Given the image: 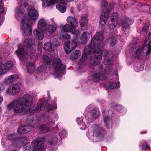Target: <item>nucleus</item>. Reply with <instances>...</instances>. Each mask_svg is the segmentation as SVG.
<instances>
[{
	"mask_svg": "<svg viewBox=\"0 0 151 151\" xmlns=\"http://www.w3.org/2000/svg\"><path fill=\"white\" fill-rule=\"evenodd\" d=\"M32 96L30 95L25 94L22 98L19 100L15 99L7 106L8 110H13L14 112L18 114H22L26 110L25 106H30L33 102Z\"/></svg>",
	"mask_w": 151,
	"mask_h": 151,
	"instance_id": "f257e3e1",
	"label": "nucleus"
},
{
	"mask_svg": "<svg viewBox=\"0 0 151 151\" xmlns=\"http://www.w3.org/2000/svg\"><path fill=\"white\" fill-rule=\"evenodd\" d=\"M101 42H99V47L93 52L91 57V64L93 65L99 64L103 56L104 57V62L107 64L106 66V70H105L110 72L113 68V61L108 58L107 50H104L102 51L100 48Z\"/></svg>",
	"mask_w": 151,
	"mask_h": 151,
	"instance_id": "f03ea898",
	"label": "nucleus"
},
{
	"mask_svg": "<svg viewBox=\"0 0 151 151\" xmlns=\"http://www.w3.org/2000/svg\"><path fill=\"white\" fill-rule=\"evenodd\" d=\"M44 63L48 65H52L54 66L55 72L57 74L59 73L61 71L65 70L66 66L62 63L60 58H57L55 60V63L53 60H50L49 57L47 55H45L43 58Z\"/></svg>",
	"mask_w": 151,
	"mask_h": 151,
	"instance_id": "7ed1b4c3",
	"label": "nucleus"
},
{
	"mask_svg": "<svg viewBox=\"0 0 151 151\" xmlns=\"http://www.w3.org/2000/svg\"><path fill=\"white\" fill-rule=\"evenodd\" d=\"M67 21L68 24H66L61 28V30L64 32H71L72 34L76 35L78 32L76 30V28L78 26L76 19L71 16L68 17Z\"/></svg>",
	"mask_w": 151,
	"mask_h": 151,
	"instance_id": "20e7f679",
	"label": "nucleus"
},
{
	"mask_svg": "<svg viewBox=\"0 0 151 151\" xmlns=\"http://www.w3.org/2000/svg\"><path fill=\"white\" fill-rule=\"evenodd\" d=\"M103 39V35L102 34L99 32L96 33L92 38L90 45L86 46L83 52L88 55L91 53L92 50H93L94 52L99 47V42L101 41Z\"/></svg>",
	"mask_w": 151,
	"mask_h": 151,
	"instance_id": "39448f33",
	"label": "nucleus"
},
{
	"mask_svg": "<svg viewBox=\"0 0 151 151\" xmlns=\"http://www.w3.org/2000/svg\"><path fill=\"white\" fill-rule=\"evenodd\" d=\"M56 109L57 105L54 101L52 102L51 105H50L49 104L47 101L44 100L41 101L40 106L37 105L35 109H31L29 108V112L31 114V116H32V114L39 111V109L41 111H49Z\"/></svg>",
	"mask_w": 151,
	"mask_h": 151,
	"instance_id": "423d86ee",
	"label": "nucleus"
},
{
	"mask_svg": "<svg viewBox=\"0 0 151 151\" xmlns=\"http://www.w3.org/2000/svg\"><path fill=\"white\" fill-rule=\"evenodd\" d=\"M119 16L117 12H114V27L119 24L121 25L122 31L125 32V30L129 29L130 25L133 23V22L131 19L126 17H124L121 19L119 23Z\"/></svg>",
	"mask_w": 151,
	"mask_h": 151,
	"instance_id": "0eeeda50",
	"label": "nucleus"
},
{
	"mask_svg": "<svg viewBox=\"0 0 151 151\" xmlns=\"http://www.w3.org/2000/svg\"><path fill=\"white\" fill-rule=\"evenodd\" d=\"M111 13L110 10H106L103 15L101 16L99 22V25L103 26L105 24L107 20H110L112 23L108 24V26L110 29L113 27V13L111 14V16H109V14Z\"/></svg>",
	"mask_w": 151,
	"mask_h": 151,
	"instance_id": "6e6552de",
	"label": "nucleus"
},
{
	"mask_svg": "<svg viewBox=\"0 0 151 151\" xmlns=\"http://www.w3.org/2000/svg\"><path fill=\"white\" fill-rule=\"evenodd\" d=\"M62 32H65V35H62V37L64 39H66L68 41V42L65 43L64 47V49L65 52L68 54H69L71 52L72 50L75 49L77 46V44L73 40L71 42H69L70 39V36L69 34H66L67 32H65L62 31L61 30Z\"/></svg>",
	"mask_w": 151,
	"mask_h": 151,
	"instance_id": "1a4fd4ad",
	"label": "nucleus"
},
{
	"mask_svg": "<svg viewBox=\"0 0 151 151\" xmlns=\"http://www.w3.org/2000/svg\"><path fill=\"white\" fill-rule=\"evenodd\" d=\"M15 136V133L9 134L7 136V138L11 141L13 145H15L17 147L23 145L25 142V139L22 137H17Z\"/></svg>",
	"mask_w": 151,
	"mask_h": 151,
	"instance_id": "9d476101",
	"label": "nucleus"
},
{
	"mask_svg": "<svg viewBox=\"0 0 151 151\" xmlns=\"http://www.w3.org/2000/svg\"><path fill=\"white\" fill-rule=\"evenodd\" d=\"M44 140L43 138H39L32 142L31 145L33 148V151H43Z\"/></svg>",
	"mask_w": 151,
	"mask_h": 151,
	"instance_id": "9b49d317",
	"label": "nucleus"
},
{
	"mask_svg": "<svg viewBox=\"0 0 151 151\" xmlns=\"http://www.w3.org/2000/svg\"><path fill=\"white\" fill-rule=\"evenodd\" d=\"M93 128V135L96 137H103L106 133V130L98 124L94 125Z\"/></svg>",
	"mask_w": 151,
	"mask_h": 151,
	"instance_id": "f8f14e48",
	"label": "nucleus"
},
{
	"mask_svg": "<svg viewBox=\"0 0 151 151\" xmlns=\"http://www.w3.org/2000/svg\"><path fill=\"white\" fill-rule=\"evenodd\" d=\"M22 26L21 28L22 29L23 33L25 35L30 34L32 32V29L31 26L29 24L26 25L23 23V20L22 21Z\"/></svg>",
	"mask_w": 151,
	"mask_h": 151,
	"instance_id": "ddd939ff",
	"label": "nucleus"
},
{
	"mask_svg": "<svg viewBox=\"0 0 151 151\" xmlns=\"http://www.w3.org/2000/svg\"><path fill=\"white\" fill-rule=\"evenodd\" d=\"M106 78V75L103 73H97L92 76V80L94 82H98L100 80H105Z\"/></svg>",
	"mask_w": 151,
	"mask_h": 151,
	"instance_id": "4468645a",
	"label": "nucleus"
},
{
	"mask_svg": "<svg viewBox=\"0 0 151 151\" xmlns=\"http://www.w3.org/2000/svg\"><path fill=\"white\" fill-rule=\"evenodd\" d=\"M24 47L19 44L18 45V49L15 51L16 55L21 60L24 56Z\"/></svg>",
	"mask_w": 151,
	"mask_h": 151,
	"instance_id": "2eb2a0df",
	"label": "nucleus"
},
{
	"mask_svg": "<svg viewBox=\"0 0 151 151\" xmlns=\"http://www.w3.org/2000/svg\"><path fill=\"white\" fill-rule=\"evenodd\" d=\"M12 67V64L10 61H8L5 65L2 63L0 64V69L3 72H6V70L11 69Z\"/></svg>",
	"mask_w": 151,
	"mask_h": 151,
	"instance_id": "dca6fc26",
	"label": "nucleus"
},
{
	"mask_svg": "<svg viewBox=\"0 0 151 151\" xmlns=\"http://www.w3.org/2000/svg\"><path fill=\"white\" fill-rule=\"evenodd\" d=\"M20 90L19 86L15 85L9 86L7 90V92L8 93L14 94L18 93Z\"/></svg>",
	"mask_w": 151,
	"mask_h": 151,
	"instance_id": "f3484780",
	"label": "nucleus"
},
{
	"mask_svg": "<svg viewBox=\"0 0 151 151\" xmlns=\"http://www.w3.org/2000/svg\"><path fill=\"white\" fill-rule=\"evenodd\" d=\"M33 34L35 37L38 40H42L44 37L43 32L42 31L37 29L34 30Z\"/></svg>",
	"mask_w": 151,
	"mask_h": 151,
	"instance_id": "a211bd4d",
	"label": "nucleus"
},
{
	"mask_svg": "<svg viewBox=\"0 0 151 151\" xmlns=\"http://www.w3.org/2000/svg\"><path fill=\"white\" fill-rule=\"evenodd\" d=\"M28 15L32 19L35 20L38 17V13L35 9H30L28 12Z\"/></svg>",
	"mask_w": 151,
	"mask_h": 151,
	"instance_id": "6ab92c4d",
	"label": "nucleus"
},
{
	"mask_svg": "<svg viewBox=\"0 0 151 151\" xmlns=\"http://www.w3.org/2000/svg\"><path fill=\"white\" fill-rule=\"evenodd\" d=\"M52 46V44L50 42H45L44 44V49L50 52H52L55 50Z\"/></svg>",
	"mask_w": 151,
	"mask_h": 151,
	"instance_id": "aec40b11",
	"label": "nucleus"
},
{
	"mask_svg": "<svg viewBox=\"0 0 151 151\" xmlns=\"http://www.w3.org/2000/svg\"><path fill=\"white\" fill-rule=\"evenodd\" d=\"M47 23L46 21L43 19L40 20L38 23V27L42 30L45 31L46 30Z\"/></svg>",
	"mask_w": 151,
	"mask_h": 151,
	"instance_id": "412c9836",
	"label": "nucleus"
},
{
	"mask_svg": "<svg viewBox=\"0 0 151 151\" xmlns=\"http://www.w3.org/2000/svg\"><path fill=\"white\" fill-rule=\"evenodd\" d=\"M90 114L94 119L97 118L100 114L99 109L97 108H95L91 110L90 111Z\"/></svg>",
	"mask_w": 151,
	"mask_h": 151,
	"instance_id": "4be33fe9",
	"label": "nucleus"
},
{
	"mask_svg": "<svg viewBox=\"0 0 151 151\" xmlns=\"http://www.w3.org/2000/svg\"><path fill=\"white\" fill-rule=\"evenodd\" d=\"M57 25L56 24H51L46 27V30L49 33L53 34L56 31Z\"/></svg>",
	"mask_w": 151,
	"mask_h": 151,
	"instance_id": "5701e85b",
	"label": "nucleus"
},
{
	"mask_svg": "<svg viewBox=\"0 0 151 151\" xmlns=\"http://www.w3.org/2000/svg\"><path fill=\"white\" fill-rule=\"evenodd\" d=\"M19 76L17 75H11L5 80V81L7 83H11L17 80Z\"/></svg>",
	"mask_w": 151,
	"mask_h": 151,
	"instance_id": "b1692460",
	"label": "nucleus"
},
{
	"mask_svg": "<svg viewBox=\"0 0 151 151\" xmlns=\"http://www.w3.org/2000/svg\"><path fill=\"white\" fill-rule=\"evenodd\" d=\"M35 65L29 62L27 63L26 68L27 72L30 74H32L35 70Z\"/></svg>",
	"mask_w": 151,
	"mask_h": 151,
	"instance_id": "393cba45",
	"label": "nucleus"
},
{
	"mask_svg": "<svg viewBox=\"0 0 151 151\" xmlns=\"http://www.w3.org/2000/svg\"><path fill=\"white\" fill-rule=\"evenodd\" d=\"M32 40L31 39H26L24 42V45L28 49H31L32 46Z\"/></svg>",
	"mask_w": 151,
	"mask_h": 151,
	"instance_id": "a878e982",
	"label": "nucleus"
},
{
	"mask_svg": "<svg viewBox=\"0 0 151 151\" xmlns=\"http://www.w3.org/2000/svg\"><path fill=\"white\" fill-rule=\"evenodd\" d=\"M103 117L104 122L106 127H108L110 122L109 116L104 114H103Z\"/></svg>",
	"mask_w": 151,
	"mask_h": 151,
	"instance_id": "bb28decb",
	"label": "nucleus"
},
{
	"mask_svg": "<svg viewBox=\"0 0 151 151\" xmlns=\"http://www.w3.org/2000/svg\"><path fill=\"white\" fill-rule=\"evenodd\" d=\"M80 22L81 23L80 25L81 27L85 26L87 24V17L85 16H82Z\"/></svg>",
	"mask_w": 151,
	"mask_h": 151,
	"instance_id": "cd10ccee",
	"label": "nucleus"
},
{
	"mask_svg": "<svg viewBox=\"0 0 151 151\" xmlns=\"http://www.w3.org/2000/svg\"><path fill=\"white\" fill-rule=\"evenodd\" d=\"M81 54V52L79 50H76L75 52H72L71 55V58L73 60L77 59Z\"/></svg>",
	"mask_w": 151,
	"mask_h": 151,
	"instance_id": "c85d7f7f",
	"label": "nucleus"
},
{
	"mask_svg": "<svg viewBox=\"0 0 151 151\" xmlns=\"http://www.w3.org/2000/svg\"><path fill=\"white\" fill-rule=\"evenodd\" d=\"M58 0H50L49 1L46 0V4H44L43 3H42V6L45 7L50 6L57 3Z\"/></svg>",
	"mask_w": 151,
	"mask_h": 151,
	"instance_id": "c756f323",
	"label": "nucleus"
},
{
	"mask_svg": "<svg viewBox=\"0 0 151 151\" xmlns=\"http://www.w3.org/2000/svg\"><path fill=\"white\" fill-rule=\"evenodd\" d=\"M124 109V107L121 105L114 104V110L117 112H120Z\"/></svg>",
	"mask_w": 151,
	"mask_h": 151,
	"instance_id": "7c9ffc66",
	"label": "nucleus"
},
{
	"mask_svg": "<svg viewBox=\"0 0 151 151\" xmlns=\"http://www.w3.org/2000/svg\"><path fill=\"white\" fill-rule=\"evenodd\" d=\"M81 39L82 40L84 39V40L81 42H85L87 41L88 38L90 37V34L88 32L85 31L83 33Z\"/></svg>",
	"mask_w": 151,
	"mask_h": 151,
	"instance_id": "2f4dec72",
	"label": "nucleus"
},
{
	"mask_svg": "<svg viewBox=\"0 0 151 151\" xmlns=\"http://www.w3.org/2000/svg\"><path fill=\"white\" fill-rule=\"evenodd\" d=\"M38 128L41 132L42 133H46L48 129L47 127L44 124L39 126L38 127Z\"/></svg>",
	"mask_w": 151,
	"mask_h": 151,
	"instance_id": "473e14b6",
	"label": "nucleus"
},
{
	"mask_svg": "<svg viewBox=\"0 0 151 151\" xmlns=\"http://www.w3.org/2000/svg\"><path fill=\"white\" fill-rule=\"evenodd\" d=\"M48 144L50 145L55 146L57 143V139L56 137H53L47 141Z\"/></svg>",
	"mask_w": 151,
	"mask_h": 151,
	"instance_id": "72a5a7b5",
	"label": "nucleus"
},
{
	"mask_svg": "<svg viewBox=\"0 0 151 151\" xmlns=\"http://www.w3.org/2000/svg\"><path fill=\"white\" fill-rule=\"evenodd\" d=\"M17 131L18 133L20 134H24L27 133V132L26 130L25 126L19 127L17 129Z\"/></svg>",
	"mask_w": 151,
	"mask_h": 151,
	"instance_id": "f704fd0d",
	"label": "nucleus"
},
{
	"mask_svg": "<svg viewBox=\"0 0 151 151\" xmlns=\"http://www.w3.org/2000/svg\"><path fill=\"white\" fill-rule=\"evenodd\" d=\"M135 50H136L135 53L137 56V58H139L141 53L142 52V51L143 50V48H139V47H135Z\"/></svg>",
	"mask_w": 151,
	"mask_h": 151,
	"instance_id": "c9c22d12",
	"label": "nucleus"
},
{
	"mask_svg": "<svg viewBox=\"0 0 151 151\" xmlns=\"http://www.w3.org/2000/svg\"><path fill=\"white\" fill-rule=\"evenodd\" d=\"M56 7L57 9L62 13H63L66 11V9L63 6L57 4Z\"/></svg>",
	"mask_w": 151,
	"mask_h": 151,
	"instance_id": "e433bc0d",
	"label": "nucleus"
},
{
	"mask_svg": "<svg viewBox=\"0 0 151 151\" xmlns=\"http://www.w3.org/2000/svg\"><path fill=\"white\" fill-rule=\"evenodd\" d=\"M146 47L147 48V52L146 53L147 55H149L151 52V41H150L149 43L146 45Z\"/></svg>",
	"mask_w": 151,
	"mask_h": 151,
	"instance_id": "4c0bfd02",
	"label": "nucleus"
},
{
	"mask_svg": "<svg viewBox=\"0 0 151 151\" xmlns=\"http://www.w3.org/2000/svg\"><path fill=\"white\" fill-rule=\"evenodd\" d=\"M27 133L31 131L34 128V126L33 125H27L25 126Z\"/></svg>",
	"mask_w": 151,
	"mask_h": 151,
	"instance_id": "58836bf2",
	"label": "nucleus"
},
{
	"mask_svg": "<svg viewBox=\"0 0 151 151\" xmlns=\"http://www.w3.org/2000/svg\"><path fill=\"white\" fill-rule=\"evenodd\" d=\"M31 149V147L28 143L26 144L23 147L24 151H30Z\"/></svg>",
	"mask_w": 151,
	"mask_h": 151,
	"instance_id": "ea45409f",
	"label": "nucleus"
},
{
	"mask_svg": "<svg viewBox=\"0 0 151 151\" xmlns=\"http://www.w3.org/2000/svg\"><path fill=\"white\" fill-rule=\"evenodd\" d=\"M67 135V132L65 130L62 131L59 133V135L61 138H64Z\"/></svg>",
	"mask_w": 151,
	"mask_h": 151,
	"instance_id": "a19ab883",
	"label": "nucleus"
},
{
	"mask_svg": "<svg viewBox=\"0 0 151 151\" xmlns=\"http://www.w3.org/2000/svg\"><path fill=\"white\" fill-rule=\"evenodd\" d=\"M150 148L149 145L146 142L143 143L142 147V149L143 150H146Z\"/></svg>",
	"mask_w": 151,
	"mask_h": 151,
	"instance_id": "79ce46f5",
	"label": "nucleus"
},
{
	"mask_svg": "<svg viewBox=\"0 0 151 151\" xmlns=\"http://www.w3.org/2000/svg\"><path fill=\"white\" fill-rule=\"evenodd\" d=\"M87 54L83 52V53L82 58L80 59V61L83 62L86 60L87 58Z\"/></svg>",
	"mask_w": 151,
	"mask_h": 151,
	"instance_id": "37998d69",
	"label": "nucleus"
},
{
	"mask_svg": "<svg viewBox=\"0 0 151 151\" xmlns=\"http://www.w3.org/2000/svg\"><path fill=\"white\" fill-rule=\"evenodd\" d=\"M120 86V84L119 81L116 82H114V89L115 88H119Z\"/></svg>",
	"mask_w": 151,
	"mask_h": 151,
	"instance_id": "c03bdc74",
	"label": "nucleus"
},
{
	"mask_svg": "<svg viewBox=\"0 0 151 151\" xmlns=\"http://www.w3.org/2000/svg\"><path fill=\"white\" fill-rule=\"evenodd\" d=\"M148 26L147 25H144L142 28L143 31L146 34L147 33L148 31Z\"/></svg>",
	"mask_w": 151,
	"mask_h": 151,
	"instance_id": "a18cd8bd",
	"label": "nucleus"
},
{
	"mask_svg": "<svg viewBox=\"0 0 151 151\" xmlns=\"http://www.w3.org/2000/svg\"><path fill=\"white\" fill-rule=\"evenodd\" d=\"M114 94H115L114 96L116 97L117 96L120 97L121 95L120 91L119 90H117V91L115 92L114 91Z\"/></svg>",
	"mask_w": 151,
	"mask_h": 151,
	"instance_id": "49530a36",
	"label": "nucleus"
},
{
	"mask_svg": "<svg viewBox=\"0 0 151 151\" xmlns=\"http://www.w3.org/2000/svg\"><path fill=\"white\" fill-rule=\"evenodd\" d=\"M113 83H111V84H109L107 88L109 90H113Z\"/></svg>",
	"mask_w": 151,
	"mask_h": 151,
	"instance_id": "de8ad7c7",
	"label": "nucleus"
},
{
	"mask_svg": "<svg viewBox=\"0 0 151 151\" xmlns=\"http://www.w3.org/2000/svg\"><path fill=\"white\" fill-rule=\"evenodd\" d=\"M108 2L106 1H103L102 2V6L104 7H106L108 5Z\"/></svg>",
	"mask_w": 151,
	"mask_h": 151,
	"instance_id": "09e8293b",
	"label": "nucleus"
},
{
	"mask_svg": "<svg viewBox=\"0 0 151 151\" xmlns=\"http://www.w3.org/2000/svg\"><path fill=\"white\" fill-rule=\"evenodd\" d=\"M60 2L62 4H67V0H59Z\"/></svg>",
	"mask_w": 151,
	"mask_h": 151,
	"instance_id": "8fccbe9b",
	"label": "nucleus"
},
{
	"mask_svg": "<svg viewBox=\"0 0 151 151\" xmlns=\"http://www.w3.org/2000/svg\"><path fill=\"white\" fill-rule=\"evenodd\" d=\"M4 12V7L1 6H0V13H3Z\"/></svg>",
	"mask_w": 151,
	"mask_h": 151,
	"instance_id": "3c124183",
	"label": "nucleus"
},
{
	"mask_svg": "<svg viewBox=\"0 0 151 151\" xmlns=\"http://www.w3.org/2000/svg\"><path fill=\"white\" fill-rule=\"evenodd\" d=\"M48 124L50 126H52L54 125L55 123L52 121H50L48 122Z\"/></svg>",
	"mask_w": 151,
	"mask_h": 151,
	"instance_id": "603ef678",
	"label": "nucleus"
},
{
	"mask_svg": "<svg viewBox=\"0 0 151 151\" xmlns=\"http://www.w3.org/2000/svg\"><path fill=\"white\" fill-rule=\"evenodd\" d=\"M38 70L39 71H40V72H42L43 71V70L41 67H39Z\"/></svg>",
	"mask_w": 151,
	"mask_h": 151,
	"instance_id": "864d4df0",
	"label": "nucleus"
},
{
	"mask_svg": "<svg viewBox=\"0 0 151 151\" xmlns=\"http://www.w3.org/2000/svg\"><path fill=\"white\" fill-rule=\"evenodd\" d=\"M115 48H116V47H115ZM121 49V47H118V48H117V50H115V51H116V52H119V51ZM115 51V50H114V52Z\"/></svg>",
	"mask_w": 151,
	"mask_h": 151,
	"instance_id": "5fc2aeb1",
	"label": "nucleus"
},
{
	"mask_svg": "<svg viewBox=\"0 0 151 151\" xmlns=\"http://www.w3.org/2000/svg\"><path fill=\"white\" fill-rule=\"evenodd\" d=\"M103 65H102V64H100V65L99 66V69H100V70H102L103 69Z\"/></svg>",
	"mask_w": 151,
	"mask_h": 151,
	"instance_id": "6e6d98bb",
	"label": "nucleus"
},
{
	"mask_svg": "<svg viewBox=\"0 0 151 151\" xmlns=\"http://www.w3.org/2000/svg\"><path fill=\"white\" fill-rule=\"evenodd\" d=\"M3 100V99L2 97L1 96V95L0 94V104L1 103Z\"/></svg>",
	"mask_w": 151,
	"mask_h": 151,
	"instance_id": "4d7b16f0",
	"label": "nucleus"
},
{
	"mask_svg": "<svg viewBox=\"0 0 151 151\" xmlns=\"http://www.w3.org/2000/svg\"><path fill=\"white\" fill-rule=\"evenodd\" d=\"M5 72H3L0 69V75H1L4 73Z\"/></svg>",
	"mask_w": 151,
	"mask_h": 151,
	"instance_id": "13d9d810",
	"label": "nucleus"
},
{
	"mask_svg": "<svg viewBox=\"0 0 151 151\" xmlns=\"http://www.w3.org/2000/svg\"><path fill=\"white\" fill-rule=\"evenodd\" d=\"M147 131H142V132H141V134H146L147 133Z\"/></svg>",
	"mask_w": 151,
	"mask_h": 151,
	"instance_id": "bf43d9fd",
	"label": "nucleus"
},
{
	"mask_svg": "<svg viewBox=\"0 0 151 151\" xmlns=\"http://www.w3.org/2000/svg\"><path fill=\"white\" fill-rule=\"evenodd\" d=\"M114 42L115 41V42L116 43L117 42V40L116 39V38L114 36Z\"/></svg>",
	"mask_w": 151,
	"mask_h": 151,
	"instance_id": "052dcab7",
	"label": "nucleus"
},
{
	"mask_svg": "<svg viewBox=\"0 0 151 151\" xmlns=\"http://www.w3.org/2000/svg\"><path fill=\"white\" fill-rule=\"evenodd\" d=\"M111 45V46L113 45V41L112 40L111 41V43H110Z\"/></svg>",
	"mask_w": 151,
	"mask_h": 151,
	"instance_id": "680f3d73",
	"label": "nucleus"
},
{
	"mask_svg": "<svg viewBox=\"0 0 151 151\" xmlns=\"http://www.w3.org/2000/svg\"><path fill=\"white\" fill-rule=\"evenodd\" d=\"M148 35L150 37L151 35V33L150 32H149L148 34Z\"/></svg>",
	"mask_w": 151,
	"mask_h": 151,
	"instance_id": "e2e57ef3",
	"label": "nucleus"
},
{
	"mask_svg": "<svg viewBox=\"0 0 151 151\" xmlns=\"http://www.w3.org/2000/svg\"><path fill=\"white\" fill-rule=\"evenodd\" d=\"M117 122H119V118L118 117V118L117 119Z\"/></svg>",
	"mask_w": 151,
	"mask_h": 151,
	"instance_id": "0e129e2a",
	"label": "nucleus"
},
{
	"mask_svg": "<svg viewBox=\"0 0 151 151\" xmlns=\"http://www.w3.org/2000/svg\"><path fill=\"white\" fill-rule=\"evenodd\" d=\"M146 42V40H144V42H145V44H144V46H145V42Z\"/></svg>",
	"mask_w": 151,
	"mask_h": 151,
	"instance_id": "69168bd1",
	"label": "nucleus"
},
{
	"mask_svg": "<svg viewBox=\"0 0 151 151\" xmlns=\"http://www.w3.org/2000/svg\"><path fill=\"white\" fill-rule=\"evenodd\" d=\"M2 0H0V4H1Z\"/></svg>",
	"mask_w": 151,
	"mask_h": 151,
	"instance_id": "338daca9",
	"label": "nucleus"
},
{
	"mask_svg": "<svg viewBox=\"0 0 151 151\" xmlns=\"http://www.w3.org/2000/svg\"><path fill=\"white\" fill-rule=\"evenodd\" d=\"M11 151H17V150H12Z\"/></svg>",
	"mask_w": 151,
	"mask_h": 151,
	"instance_id": "774afa93",
	"label": "nucleus"
}]
</instances>
